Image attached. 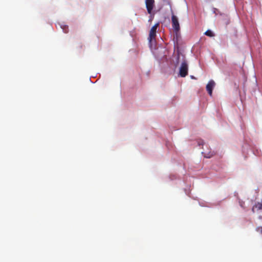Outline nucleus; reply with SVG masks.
<instances>
[{
  "mask_svg": "<svg viewBox=\"0 0 262 262\" xmlns=\"http://www.w3.org/2000/svg\"><path fill=\"white\" fill-rule=\"evenodd\" d=\"M203 153L204 154V157H206V158H210L213 155L212 154H210V155H209L208 156H207V155H206V154L204 152H203Z\"/></svg>",
  "mask_w": 262,
  "mask_h": 262,
  "instance_id": "9d476101",
  "label": "nucleus"
},
{
  "mask_svg": "<svg viewBox=\"0 0 262 262\" xmlns=\"http://www.w3.org/2000/svg\"><path fill=\"white\" fill-rule=\"evenodd\" d=\"M159 23L155 24L150 29L149 31L148 40L149 42H151L155 40L156 36V32L158 27L159 26Z\"/></svg>",
  "mask_w": 262,
  "mask_h": 262,
  "instance_id": "7ed1b4c3",
  "label": "nucleus"
},
{
  "mask_svg": "<svg viewBox=\"0 0 262 262\" xmlns=\"http://www.w3.org/2000/svg\"><path fill=\"white\" fill-rule=\"evenodd\" d=\"M215 83L212 80H210L206 85V90L210 96L212 95V90L215 86Z\"/></svg>",
  "mask_w": 262,
  "mask_h": 262,
  "instance_id": "20e7f679",
  "label": "nucleus"
},
{
  "mask_svg": "<svg viewBox=\"0 0 262 262\" xmlns=\"http://www.w3.org/2000/svg\"><path fill=\"white\" fill-rule=\"evenodd\" d=\"M255 208H257L258 210H262V200L260 202L256 203L252 208L253 213L255 212Z\"/></svg>",
  "mask_w": 262,
  "mask_h": 262,
  "instance_id": "423d86ee",
  "label": "nucleus"
},
{
  "mask_svg": "<svg viewBox=\"0 0 262 262\" xmlns=\"http://www.w3.org/2000/svg\"><path fill=\"white\" fill-rule=\"evenodd\" d=\"M146 2V6L149 14L151 13L152 10L154 6V2L155 1H145Z\"/></svg>",
  "mask_w": 262,
  "mask_h": 262,
  "instance_id": "39448f33",
  "label": "nucleus"
},
{
  "mask_svg": "<svg viewBox=\"0 0 262 262\" xmlns=\"http://www.w3.org/2000/svg\"><path fill=\"white\" fill-rule=\"evenodd\" d=\"M171 24L174 32H176L177 33L178 32H179L180 30V27L179 20L178 17L173 14L171 16Z\"/></svg>",
  "mask_w": 262,
  "mask_h": 262,
  "instance_id": "f03ea898",
  "label": "nucleus"
},
{
  "mask_svg": "<svg viewBox=\"0 0 262 262\" xmlns=\"http://www.w3.org/2000/svg\"><path fill=\"white\" fill-rule=\"evenodd\" d=\"M188 66L186 60H184L180 68L179 75L181 77H185L188 75Z\"/></svg>",
  "mask_w": 262,
  "mask_h": 262,
  "instance_id": "f257e3e1",
  "label": "nucleus"
},
{
  "mask_svg": "<svg viewBox=\"0 0 262 262\" xmlns=\"http://www.w3.org/2000/svg\"><path fill=\"white\" fill-rule=\"evenodd\" d=\"M174 36L176 37V39L178 40L179 36V32H174Z\"/></svg>",
  "mask_w": 262,
  "mask_h": 262,
  "instance_id": "1a4fd4ad",
  "label": "nucleus"
},
{
  "mask_svg": "<svg viewBox=\"0 0 262 262\" xmlns=\"http://www.w3.org/2000/svg\"><path fill=\"white\" fill-rule=\"evenodd\" d=\"M257 232H260L262 233V227H258L256 228Z\"/></svg>",
  "mask_w": 262,
  "mask_h": 262,
  "instance_id": "6e6552de",
  "label": "nucleus"
},
{
  "mask_svg": "<svg viewBox=\"0 0 262 262\" xmlns=\"http://www.w3.org/2000/svg\"><path fill=\"white\" fill-rule=\"evenodd\" d=\"M205 34L209 37H212V36H214V34L213 33V32L210 30H207L205 32Z\"/></svg>",
  "mask_w": 262,
  "mask_h": 262,
  "instance_id": "0eeeda50",
  "label": "nucleus"
},
{
  "mask_svg": "<svg viewBox=\"0 0 262 262\" xmlns=\"http://www.w3.org/2000/svg\"><path fill=\"white\" fill-rule=\"evenodd\" d=\"M151 19H152V18H150V19H149V21H151Z\"/></svg>",
  "mask_w": 262,
  "mask_h": 262,
  "instance_id": "9b49d317",
  "label": "nucleus"
}]
</instances>
